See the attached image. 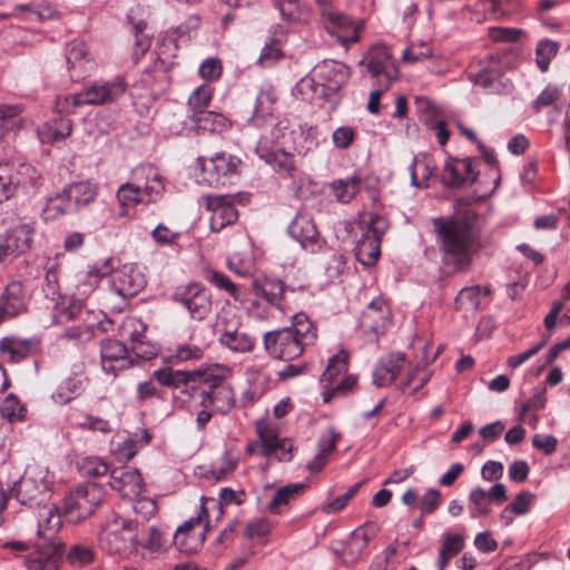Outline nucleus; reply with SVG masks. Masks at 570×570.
<instances>
[{"label":"nucleus","instance_id":"e433bc0d","mask_svg":"<svg viewBox=\"0 0 570 570\" xmlns=\"http://www.w3.org/2000/svg\"><path fill=\"white\" fill-rule=\"evenodd\" d=\"M435 164L432 157L426 154L415 156L410 166L412 186L426 188L428 180L433 176Z\"/></svg>","mask_w":570,"mask_h":570},{"label":"nucleus","instance_id":"7ed1b4c3","mask_svg":"<svg viewBox=\"0 0 570 570\" xmlns=\"http://www.w3.org/2000/svg\"><path fill=\"white\" fill-rule=\"evenodd\" d=\"M39 509L37 534L45 543L24 559V566L28 570H59L63 554V544L57 540L62 527L61 513L56 505L49 503Z\"/></svg>","mask_w":570,"mask_h":570},{"label":"nucleus","instance_id":"412c9836","mask_svg":"<svg viewBox=\"0 0 570 570\" xmlns=\"http://www.w3.org/2000/svg\"><path fill=\"white\" fill-rule=\"evenodd\" d=\"M145 286V275L134 265H124L110 281V289L125 299L136 296Z\"/></svg>","mask_w":570,"mask_h":570},{"label":"nucleus","instance_id":"0eeeda50","mask_svg":"<svg viewBox=\"0 0 570 570\" xmlns=\"http://www.w3.org/2000/svg\"><path fill=\"white\" fill-rule=\"evenodd\" d=\"M100 546L110 554H127L136 550L137 523L116 517L109 521L100 533Z\"/></svg>","mask_w":570,"mask_h":570},{"label":"nucleus","instance_id":"39448f33","mask_svg":"<svg viewBox=\"0 0 570 570\" xmlns=\"http://www.w3.org/2000/svg\"><path fill=\"white\" fill-rule=\"evenodd\" d=\"M165 189L163 178L150 166H139L131 174V181L122 184L117 191L120 204V216L127 215V208L138 204L154 203L161 196Z\"/></svg>","mask_w":570,"mask_h":570},{"label":"nucleus","instance_id":"680f3d73","mask_svg":"<svg viewBox=\"0 0 570 570\" xmlns=\"http://www.w3.org/2000/svg\"><path fill=\"white\" fill-rule=\"evenodd\" d=\"M86 305L81 299L78 298H69L67 302L62 303V306L59 312L60 321H78L80 320Z\"/></svg>","mask_w":570,"mask_h":570},{"label":"nucleus","instance_id":"ddd939ff","mask_svg":"<svg viewBox=\"0 0 570 570\" xmlns=\"http://www.w3.org/2000/svg\"><path fill=\"white\" fill-rule=\"evenodd\" d=\"M239 164V158L224 151L216 153L212 157L199 156L197 158L203 180L212 187L225 186L237 171Z\"/></svg>","mask_w":570,"mask_h":570},{"label":"nucleus","instance_id":"b1692460","mask_svg":"<svg viewBox=\"0 0 570 570\" xmlns=\"http://www.w3.org/2000/svg\"><path fill=\"white\" fill-rule=\"evenodd\" d=\"M205 202L207 210L212 213L209 224L213 232L218 233L237 220L238 213L229 196L208 195Z\"/></svg>","mask_w":570,"mask_h":570},{"label":"nucleus","instance_id":"f3484780","mask_svg":"<svg viewBox=\"0 0 570 570\" xmlns=\"http://www.w3.org/2000/svg\"><path fill=\"white\" fill-rule=\"evenodd\" d=\"M255 151L266 164L286 177H293L296 171L294 156L282 148L269 145L267 135H259Z\"/></svg>","mask_w":570,"mask_h":570},{"label":"nucleus","instance_id":"052dcab7","mask_svg":"<svg viewBox=\"0 0 570 570\" xmlns=\"http://www.w3.org/2000/svg\"><path fill=\"white\" fill-rule=\"evenodd\" d=\"M80 471L87 476H101L107 474L109 465L100 458L89 456L80 462Z\"/></svg>","mask_w":570,"mask_h":570},{"label":"nucleus","instance_id":"774afa93","mask_svg":"<svg viewBox=\"0 0 570 570\" xmlns=\"http://www.w3.org/2000/svg\"><path fill=\"white\" fill-rule=\"evenodd\" d=\"M432 57V49L429 45L421 43L420 46L412 45L407 47L403 53L402 59L404 62H419Z\"/></svg>","mask_w":570,"mask_h":570},{"label":"nucleus","instance_id":"e2e57ef3","mask_svg":"<svg viewBox=\"0 0 570 570\" xmlns=\"http://www.w3.org/2000/svg\"><path fill=\"white\" fill-rule=\"evenodd\" d=\"M258 130H263L261 135L268 136L269 145L277 147L279 139L287 130V126L284 121L277 120L276 117H274L271 121H266L265 126L261 127Z\"/></svg>","mask_w":570,"mask_h":570},{"label":"nucleus","instance_id":"423d86ee","mask_svg":"<svg viewBox=\"0 0 570 570\" xmlns=\"http://www.w3.org/2000/svg\"><path fill=\"white\" fill-rule=\"evenodd\" d=\"M9 497L29 508H39L49 503L51 481L48 479V471L41 466L28 468L9 489Z\"/></svg>","mask_w":570,"mask_h":570},{"label":"nucleus","instance_id":"a18cd8bd","mask_svg":"<svg viewBox=\"0 0 570 570\" xmlns=\"http://www.w3.org/2000/svg\"><path fill=\"white\" fill-rule=\"evenodd\" d=\"M361 179L351 177L333 181L330 187L335 198L343 204L350 203L360 190Z\"/></svg>","mask_w":570,"mask_h":570},{"label":"nucleus","instance_id":"4c0bfd02","mask_svg":"<svg viewBox=\"0 0 570 570\" xmlns=\"http://www.w3.org/2000/svg\"><path fill=\"white\" fill-rule=\"evenodd\" d=\"M256 430L258 433V445L261 449V455L271 456L278 449L283 451H287L286 441L279 440L276 431L264 422H258L256 425Z\"/></svg>","mask_w":570,"mask_h":570},{"label":"nucleus","instance_id":"de8ad7c7","mask_svg":"<svg viewBox=\"0 0 570 570\" xmlns=\"http://www.w3.org/2000/svg\"><path fill=\"white\" fill-rule=\"evenodd\" d=\"M21 183L12 177L9 163L0 161V204L12 198Z\"/></svg>","mask_w":570,"mask_h":570},{"label":"nucleus","instance_id":"2f4dec72","mask_svg":"<svg viewBox=\"0 0 570 570\" xmlns=\"http://www.w3.org/2000/svg\"><path fill=\"white\" fill-rule=\"evenodd\" d=\"M26 294L19 281L10 282L0 297V309L3 314L16 316L26 309Z\"/></svg>","mask_w":570,"mask_h":570},{"label":"nucleus","instance_id":"f8f14e48","mask_svg":"<svg viewBox=\"0 0 570 570\" xmlns=\"http://www.w3.org/2000/svg\"><path fill=\"white\" fill-rule=\"evenodd\" d=\"M105 495V488L101 484L86 482L65 498V511L68 514H76L78 521L86 519L102 503Z\"/></svg>","mask_w":570,"mask_h":570},{"label":"nucleus","instance_id":"1a4fd4ad","mask_svg":"<svg viewBox=\"0 0 570 570\" xmlns=\"http://www.w3.org/2000/svg\"><path fill=\"white\" fill-rule=\"evenodd\" d=\"M360 66L366 68L372 85H383L390 88L399 77L396 62L384 45H374L358 62Z\"/></svg>","mask_w":570,"mask_h":570},{"label":"nucleus","instance_id":"c756f323","mask_svg":"<svg viewBox=\"0 0 570 570\" xmlns=\"http://www.w3.org/2000/svg\"><path fill=\"white\" fill-rule=\"evenodd\" d=\"M405 363L403 353H391L381 358L373 371V383L377 387L392 384Z\"/></svg>","mask_w":570,"mask_h":570},{"label":"nucleus","instance_id":"cd10ccee","mask_svg":"<svg viewBox=\"0 0 570 570\" xmlns=\"http://www.w3.org/2000/svg\"><path fill=\"white\" fill-rule=\"evenodd\" d=\"M109 485L122 498L132 499L144 490V480L136 469H114L110 472Z\"/></svg>","mask_w":570,"mask_h":570},{"label":"nucleus","instance_id":"a19ab883","mask_svg":"<svg viewBox=\"0 0 570 570\" xmlns=\"http://www.w3.org/2000/svg\"><path fill=\"white\" fill-rule=\"evenodd\" d=\"M114 271V259L112 258H105L95 262L91 266H89L88 272L86 273L85 279L80 287L82 288V294H88L98 284V282L105 277L108 276Z\"/></svg>","mask_w":570,"mask_h":570},{"label":"nucleus","instance_id":"58836bf2","mask_svg":"<svg viewBox=\"0 0 570 570\" xmlns=\"http://www.w3.org/2000/svg\"><path fill=\"white\" fill-rule=\"evenodd\" d=\"M70 213H73V209L66 191L62 189L47 198L41 216L46 222H52Z\"/></svg>","mask_w":570,"mask_h":570},{"label":"nucleus","instance_id":"c9c22d12","mask_svg":"<svg viewBox=\"0 0 570 570\" xmlns=\"http://www.w3.org/2000/svg\"><path fill=\"white\" fill-rule=\"evenodd\" d=\"M71 203L73 212L79 210L83 206H87L97 195V188L89 181L73 183L63 188Z\"/></svg>","mask_w":570,"mask_h":570},{"label":"nucleus","instance_id":"6ab92c4d","mask_svg":"<svg viewBox=\"0 0 570 570\" xmlns=\"http://www.w3.org/2000/svg\"><path fill=\"white\" fill-rule=\"evenodd\" d=\"M507 499V488L502 483H495L489 491L474 488L469 494L470 515L473 519L485 517L491 512V503L501 504Z\"/></svg>","mask_w":570,"mask_h":570},{"label":"nucleus","instance_id":"5701e85b","mask_svg":"<svg viewBox=\"0 0 570 570\" xmlns=\"http://www.w3.org/2000/svg\"><path fill=\"white\" fill-rule=\"evenodd\" d=\"M206 508L204 504L200 505V512L197 517L190 518L179 525L173 535L175 546L180 552L190 554L197 551L203 541L205 540V532L196 533V527H199L203 522L204 515H206Z\"/></svg>","mask_w":570,"mask_h":570},{"label":"nucleus","instance_id":"37998d69","mask_svg":"<svg viewBox=\"0 0 570 570\" xmlns=\"http://www.w3.org/2000/svg\"><path fill=\"white\" fill-rule=\"evenodd\" d=\"M253 289L255 295L265 298L269 304H276L284 294V284L278 279L255 281Z\"/></svg>","mask_w":570,"mask_h":570},{"label":"nucleus","instance_id":"c03bdc74","mask_svg":"<svg viewBox=\"0 0 570 570\" xmlns=\"http://www.w3.org/2000/svg\"><path fill=\"white\" fill-rule=\"evenodd\" d=\"M204 356V350L195 344H178L169 351L167 361L171 364H181L189 361H199Z\"/></svg>","mask_w":570,"mask_h":570},{"label":"nucleus","instance_id":"69168bd1","mask_svg":"<svg viewBox=\"0 0 570 570\" xmlns=\"http://www.w3.org/2000/svg\"><path fill=\"white\" fill-rule=\"evenodd\" d=\"M146 23L144 21L132 22V31L135 35V56L139 57L145 55L150 48L151 40L144 33Z\"/></svg>","mask_w":570,"mask_h":570},{"label":"nucleus","instance_id":"393cba45","mask_svg":"<svg viewBox=\"0 0 570 570\" xmlns=\"http://www.w3.org/2000/svg\"><path fill=\"white\" fill-rule=\"evenodd\" d=\"M101 365L105 372L116 373L135 364L127 346L117 340H105L100 343Z\"/></svg>","mask_w":570,"mask_h":570},{"label":"nucleus","instance_id":"4be33fe9","mask_svg":"<svg viewBox=\"0 0 570 570\" xmlns=\"http://www.w3.org/2000/svg\"><path fill=\"white\" fill-rule=\"evenodd\" d=\"M315 77L326 95L336 94L347 83L351 70L343 62L323 61L316 67Z\"/></svg>","mask_w":570,"mask_h":570},{"label":"nucleus","instance_id":"13d9d810","mask_svg":"<svg viewBox=\"0 0 570 570\" xmlns=\"http://www.w3.org/2000/svg\"><path fill=\"white\" fill-rule=\"evenodd\" d=\"M245 492L244 491H234L230 488H224L220 490L219 493V500L216 502L215 500H209L206 497H202V503L204 504L208 501H212L215 505L218 508V515L217 518H220L223 514V507L229 505V504H236L239 505L244 502Z\"/></svg>","mask_w":570,"mask_h":570},{"label":"nucleus","instance_id":"8fccbe9b","mask_svg":"<svg viewBox=\"0 0 570 570\" xmlns=\"http://www.w3.org/2000/svg\"><path fill=\"white\" fill-rule=\"evenodd\" d=\"M213 98V89L204 83L197 87L188 98V107L191 114L206 111Z\"/></svg>","mask_w":570,"mask_h":570},{"label":"nucleus","instance_id":"49530a36","mask_svg":"<svg viewBox=\"0 0 570 570\" xmlns=\"http://www.w3.org/2000/svg\"><path fill=\"white\" fill-rule=\"evenodd\" d=\"M219 342L234 352H249L254 347L253 340L243 332L235 331H225L220 337Z\"/></svg>","mask_w":570,"mask_h":570},{"label":"nucleus","instance_id":"ea45409f","mask_svg":"<svg viewBox=\"0 0 570 570\" xmlns=\"http://www.w3.org/2000/svg\"><path fill=\"white\" fill-rule=\"evenodd\" d=\"M191 121L198 129L210 132H223L230 127L229 120L222 114L215 111H203L200 114H191Z\"/></svg>","mask_w":570,"mask_h":570},{"label":"nucleus","instance_id":"20e7f679","mask_svg":"<svg viewBox=\"0 0 570 570\" xmlns=\"http://www.w3.org/2000/svg\"><path fill=\"white\" fill-rule=\"evenodd\" d=\"M316 337L315 325L306 314L297 313L293 316L291 326L265 333L264 346L272 357L292 361L299 357Z\"/></svg>","mask_w":570,"mask_h":570},{"label":"nucleus","instance_id":"f704fd0d","mask_svg":"<svg viewBox=\"0 0 570 570\" xmlns=\"http://www.w3.org/2000/svg\"><path fill=\"white\" fill-rule=\"evenodd\" d=\"M274 7L288 23H305L309 19L311 11L301 0H275Z\"/></svg>","mask_w":570,"mask_h":570},{"label":"nucleus","instance_id":"2eb2a0df","mask_svg":"<svg viewBox=\"0 0 570 570\" xmlns=\"http://www.w3.org/2000/svg\"><path fill=\"white\" fill-rule=\"evenodd\" d=\"M317 2L324 27L328 33L336 36L338 41L345 47L358 41V33L362 28L360 23H355L347 16L334 11L326 2L321 0H317Z\"/></svg>","mask_w":570,"mask_h":570},{"label":"nucleus","instance_id":"bb28decb","mask_svg":"<svg viewBox=\"0 0 570 570\" xmlns=\"http://www.w3.org/2000/svg\"><path fill=\"white\" fill-rule=\"evenodd\" d=\"M478 178L472 161L469 158L449 159L443 169L442 184L448 187L472 185Z\"/></svg>","mask_w":570,"mask_h":570},{"label":"nucleus","instance_id":"473e14b6","mask_svg":"<svg viewBox=\"0 0 570 570\" xmlns=\"http://www.w3.org/2000/svg\"><path fill=\"white\" fill-rule=\"evenodd\" d=\"M87 379L82 372H73L63 380L52 394V400L58 404H67L77 399L86 389Z\"/></svg>","mask_w":570,"mask_h":570},{"label":"nucleus","instance_id":"72a5a7b5","mask_svg":"<svg viewBox=\"0 0 570 570\" xmlns=\"http://www.w3.org/2000/svg\"><path fill=\"white\" fill-rule=\"evenodd\" d=\"M71 134V120L65 117H56L46 122L38 130L39 138L43 144H55L66 139Z\"/></svg>","mask_w":570,"mask_h":570},{"label":"nucleus","instance_id":"aec40b11","mask_svg":"<svg viewBox=\"0 0 570 570\" xmlns=\"http://www.w3.org/2000/svg\"><path fill=\"white\" fill-rule=\"evenodd\" d=\"M66 60L69 76L72 81H80L90 75L96 67L87 45L83 41L73 40L67 45Z\"/></svg>","mask_w":570,"mask_h":570},{"label":"nucleus","instance_id":"6e6d98bb","mask_svg":"<svg viewBox=\"0 0 570 570\" xmlns=\"http://www.w3.org/2000/svg\"><path fill=\"white\" fill-rule=\"evenodd\" d=\"M559 48V42L549 39H544L538 43L535 50L537 65L542 72H546L549 69V63L551 59L558 53Z\"/></svg>","mask_w":570,"mask_h":570},{"label":"nucleus","instance_id":"bf43d9fd","mask_svg":"<svg viewBox=\"0 0 570 570\" xmlns=\"http://www.w3.org/2000/svg\"><path fill=\"white\" fill-rule=\"evenodd\" d=\"M238 464V460L230 453L226 452L219 462L212 465L208 474L217 481L226 479L234 472Z\"/></svg>","mask_w":570,"mask_h":570},{"label":"nucleus","instance_id":"dca6fc26","mask_svg":"<svg viewBox=\"0 0 570 570\" xmlns=\"http://www.w3.org/2000/svg\"><path fill=\"white\" fill-rule=\"evenodd\" d=\"M288 234L303 249L313 254L320 252L325 244L314 220L304 214L295 216L288 225Z\"/></svg>","mask_w":570,"mask_h":570},{"label":"nucleus","instance_id":"9b49d317","mask_svg":"<svg viewBox=\"0 0 570 570\" xmlns=\"http://www.w3.org/2000/svg\"><path fill=\"white\" fill-rule=\"evenodd\" d=\"M127 83L118 77L109 81H96L92 86L66 98L68 106L105 105L119 99L126 91Z\"/></svg>","mask_w":570,"mask_h":570},{"label":"nucleus","instance_id":"4468645a","mask_svg":"<svg viewBox=\"0 0 570 570\" xmlns=\"http://www.w3.org/2000/svg\"><path fill=\"white\" fill-rule=\"evenodd\" d=\"M176 303L184 306L190 317L203 321L212 311V297L207 288L198 283H190L179 287L173 295Z\"/></svg>","mask_w":570,"mask_h":570},{"label":"nucleus","instance_id":"338daca9","mask_svg":"<svg viewBox=\"0 0 570 570\" xmlns=\"http://www.w3.org/2000/svg\"><path fill=\"white\" fill-rule=\"evenodd\" d=\"M356 130L350 126H341L333 132V144L338 149H347L354 142Z\"/></svg>","mask_w":570,"mask_h":570},{"label":"nucleus","instance_id":"f257e3e1","mask_svg":"<svg viewBox=\"0 0 570 570\" xmlns=\"http://www.w3.org/2000/svg\"><path fill=\"white\" fill-rule=\"evenodd\" d=\"M227 373V368L218 365L193 371L163 367L154 371L153 377L160 385L178 389L191 399H202L205 405L226 414L235 406V393L226 381Z\"/></svg>","mask_w":570,"mask_h":570},{"label":"nucleus","instance_id":"603ef678","mask_svg":"<svg viewBox=\"0 0 570 570\" xmlns=\"http://www.w3.org/2000/svg\"><path fill=\"white\" fill-rule=\"evenodd\" d=\"M96 551L94 548L86 543L73 544L68 554L67 560L75 567H85L95 560Z\"/></svg>","mask_w":570,"mask_h":570},{"label":"nucleus","instance_id":"4d7b16f0","mask_svg":"<svg viewBox=\"0 0 570 570\" xmlns=\"http://www.w3.org/2000/svg\"><path fill=\"white\" fill-rule=\"evenodd\" d=\"M0 412L3 417L10 422H19L24 417L26 409L20 403L19 399L14 394L6 396L0 405Z\"/></svg>","mask_w":570,"mask_h":570},{"label":"nucleus","instance_id":"864d4df0","mask_svg":"<svg viewBox=\"0 0 570 570\" xmlns=\"http://www.w3.org/2000/svg\"><path fill=\"white\" fill-rule=\"evenodd\" d=\"M370 537L366 534L363 528H358L351 534L346 543L345 554L351 560H357L363 551L367 548Z\"/></svg>","mask_w":570,"mask_h":570},{"label":"nucleus","instance_id":"0e129e2a","mask_svg":"<svg viewBox=\"0 0 570 570\" xmlns=\"http://www.w3.org/2000/svg\"><path fill=\"white\" fill-rule=\"evenodd\" d=\"M362 485V482L353 484L344 494L338 495L331 502L323 507V511L326 513H336L343 510L348 501L357 493Z\"/></svg>","mask_w":570,"mask_h":570},{"label":"nucleus","instance_id":"09e8293b","mask_svg":"<svg viewBox=\"0 0 570 570\" xmlns=\"http://www.w3.org/2000/svg\"><path fill=\"white\" fill-rule=\"evenodd\" d=\"M79 323L94 337L95 332L97 330L106 332L108 330L107 325L110 324V321L107 318L106 314L101 311H94V309L85 308L82 312V315L79 320Z\"/></svg>","mask_w":570,"mask_h":570},{"label":"nucleus","instance_id":"3c124183","mask_svg":"<svg viewBox=\"0 0 570 570\" xmlns=\"http://www.w3.org/2000/svg\"><path fill=\"white\" fill-rule=\"evenodd\" d=\"M284 58L281 42L276 39H269L263 47L257 63L263 68H271Z\"/></svg>","mask_w":570,"mask_h":570},{"label":"nucleus","instance_id":"6e6552de","mask_svg":"<svg viewBox=\"0 0 570 570\" xmlns=\"http://www.w3.org/2000/svg\"><path fill=\"white\" fill-rule=\"evenodd\" d=\"M348 354L340 351L332 356L322 374L323 401L328 403L335 396H343L356 384V379L347 373Z\"/></svg>","mask_w":570,"mask_h":570},{"label":"nucleus","instance_id":"79ce46f5","mask_svg":"<svg viewBox=\"0 0 570 570\" xmlns=\"http://www.w3.org/2000/svg\"><path fill=\"white\" fill-rule=\"evenodd\" d=\"M305 488L304 483H289L279 488L269 501L268 510L274 514H281L283 512L282 507L295 500Z\"/></svg>","mask_w":570,"mask_h":570},{"label":"nucleus","instance_id":"c85d7f7f","mask_svg":"<svg viewBox=\"0 0 570 570\" xmlns=\"http://www.w3.org/2000/svg\"><path fill=\"white\" fill-rule=\"evenodd\" d=\"M278 100V94L273 86L262 88L256 97L254 112L247 120V126L253 129H259L266 121L274 118L275 105Z\"/></svg>","mask_w":570,"mask_h":570},{"label":"nucleus","instance_id":"a878e982","mask_svg":"<svg viewBox=\"0 0 570 570\" xmlns=\"http://www.w3.org/2000/svg\"><path fill=\"white\" fill-rule=\"evenodd\" d=\"M33 227L23 223L10 228L2 236L4 262L27 253L32 245Z\"/></svg>","mask_w":570,"mask_h":570},{"label":"nucleus","instance_id":"f03ea898","mask_svg":"<svg viewBox=\"0 0 570 570\" xmlns=\"http://www.w3.org/2000/svg\"><path fill=\"white\" fill-rule=\"evenodd\" d=\"M435 232L442 253V262L455 272L465 271L472 257L481 248L480 233L474 215H464L451 219H435Z\"/></svg>","mask_w":570,"mask_h":570},{"label":"nucleus","instance_id":"9d476101","mask_svg":"<svg viewBox=\"0 0 570 570\" xmlns=\"http://www.w3.org/2000/svg\"><path fill=\"white\" fill-rule=\"evenodd\" d=\"M362 224V235L355 245V256L362 265L372 266L380 256L381 240L387 229V222L379 215H371L370 219Z\"/></svg>","mask_w":570,"mask_h":570},{"label":"nucleus","instance_id":"a211bd4d","mask_svg":"<svg viewBox=\"0 0 570 570\" xmlns=\"http://www.w3.org/2000/svg\"><path fill=\"white\" fill-rule=\"evenodd\" d=\"M360 325L364 333L376 336L387 331L392 325V314L384 298L376 297L368 303L362 313Z\"/></svg>","mask_w":570,"mask_h":570},{"label":"nucleus","instance_id":"5fc2aeb1","mask_svg":"<svg viewBox=\"0 0 570 570\" xmlns=\"http://www.w3.org/2000/svg\"><path fill=\"white\" fill-rule=\"evenodd\" d=\"M205 278L219 289L227 292L235 301H242L240 289L230 278L217 271H208Z\"/></svg>","mask_w":570,"mask_h":570},{"label":"nucleus","instance_id":"7c9ffc66","mask_svg":"<svg viewBox=\"0 0 570 570\" xmlns=\"http://www.w3.org/2000/svg\"><path fill=\"white\" fill-rule=\"evenodd\" d=\"M37 347L38 344L33 340L4 337L0 341V354L4 361L10 363H19L26 360Z\"/></svg>","mask_w":570,"mask_h":570}]
</instances>
